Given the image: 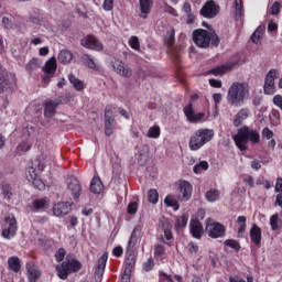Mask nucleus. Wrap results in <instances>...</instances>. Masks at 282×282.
<instances>
[{
	"mask_svg": "<svg viewBox=\"0 0 282 282\" xmlns=\"http://www.w3.org/2000/svg\"><path fill=\"white\" fill-rule=\"evenodd\" d=\"M250 97V86L246 82H234L227 91L226 100L231 107H241Z\"/></svg>",
	"mask_w": 282,
	"mask_h": 282,
	"instance_id": "1",
	"label": "nucleus"
},
{
	"mask_svg": "<svg viewBox=\"0 0 282 282\" xmlns=\"http://www.w3.org/2000/svg\"><path fill=\"white\" fill-rule=\"evenodd\" d=\"M260 133L258 130H254L248 126L241 127L237 134L232 137V140L236 144V147L241 151L248 150V143L251 142L252 144H259L260 143Z\"/></svg>",
	"mask_w": 282,
	"mask_h": 282,
	"instance_id": "2",
	"label": "nucleus"
},
{
	"mask_svg": "<svg viewBox=\"0 0 282 282\" xmlns=\"http://www.w3.org/2000/svg\"><path fill=\"white\" fill-rule=\"evenodd\" d=\"M192 40L193 43L202 50H207L210 45L217 47L220 44V39L214 30H194L192 33Z\"/></svg>",
	"mask_w": 282,
	"mask_h": 282,
	"instance_id": "3",
	"label": "nucleus"
},
{
	"mask_svg": "<svg viewBox=\"0 0 282 282\" xmlns=\"http://www.w3.org/2000/svg\"><path fill=\"white\" fill-rule=\"evenodd\" d=\"M45 169V164L41 159L31 161L25 169V178L35 189L43 191L45 183L40 178V173Z\"/></svg>",
	"mask_w": 282,
	"mask_h": 282,
	"instance_id": "4",
	"label": "nucleus"
},
{
	"mask_svg": "<svg viewBox=\"0 0 282 282\" xmlns=\"http://www.w3.org/2000/svg\"><path fill=\"white\" fill-rule=\"evenodd\" d=\"M214 138L215 131L213 129H198L189 137L188 148L191 151L197 152L212 142Z\"/></svg>",
	"mask_w": 282,
	"mask_h": 282,
	"instance_id": "5",
	"label": "nucleus"
},
{
	"mask_svg": "<svg viewBox=\"0 0 282 282\" xmlns=\"http://www.w3.org/2000/svg\"><path fill=\"white\" fill-rule=\"evenodd\" d=\"M82 269V263L75 259L65 260L59 264H56L55 270L59 280H67L72 273H76Z\"/></svg>",
	"mask_w": 282,
	"mask_h": 282,
	"instance_id": "6",
	"label": "nucleus"
},
{
	"mask_svg": "<svg viewBox=\"0 0 282 282\" xmlns=\"http://www.w3.org/2000/svg\"><path fill=\"white\" fill-rule=\"evenodd\" d=\"M18 231V223L13 215H8L2 221V238L11 240Z\"/></svg>",
	"mask_w": 282,
	"mask_h": 282,
	"instance_id": "7",
	"label": "nucleus"
},
{
	"mask_svg": "<svg viewBox=\"0 0 282 282\" xmlns=\"http://www.w3.org/2000/svg\"><path fill=\"white\" fill-rule=\"evenodd\" d=\"M208 237L213 239L223 238L226 235V228L220 223L208 218L206 219V228H205Z\"/></svg>",
	"mask_w": 282,
	"mask_h": 282,
	"instance_id": "8",
	"label": "nucleus"
},
{
	"mask_svg": "<svg viewBox=\"0 0 282 282\" xmlns=\"http://www.w3.org/2000/svg\"><path fill=\"white\" fill-rule=\"evenodd\" d=\"M279 76L278 69H270L264 78L263 91L268 96H272L275 94V79Z\"/></svg>",
	"mask_w": 282,
	"mask_h": 282,
	"instance_id": "9",
	"label": "nucleus"
},
{
	"mask_svg": "<svg viewBox=\"0 0 282 282\" xmlns=\"http://www.w3.org/2000/svg\"><path fill=\"white\" fill-rule=\"evenodd\" d=\"M111 68L120 77L130 78L132 76V69L121 59H111Z\"/></svg>",
	"mask_w": 282,
	"mask_h": 282,
	"instance_id": "10",
	"label": "nucleus"
},
{
	"mask_svg": "<svg viewBox=\"0 0 282 282\" xmlns=\"http://www.w3.org/2000/svg\"><path fill=\"white\" fill-rule=\"evenodd\" d=\"M177 185H178V192H180L177 199L184 203L191 200L193 195V185L185 180L178 181Z\"/></svg>",
	"mask_w": 282,
	"mask_h": 282,
	"instance_id": "11",
	"label": "nucleus"
},
{
	"mask_svg": "<svg viewBox=\"0 0 282 282\" xmlns=\"http://www.w3.org/2000/svg\"><path fill=\"white\" fill-rule=\"evenodd\" d=\"M219 6L214 0H208L200 9V14L205 19H215L219 14Z\"/></svg>",
	"mask_w": 282,
	"mask_h": 282,
	"instance_id": "12",
	"label": "nucleus"
},
{
	"mask_svg": "<svg viewBox=\"0 0 282 282\" xmlns=\"http://www.w3.org/2000/svg\"><path fill=\"white\" fill-rule=\"evenodd\" d=\"M183 111H184V115L189 123H199L206 117L205 112H196L193 109L192 104H188L187 106H185Z\"/></svg>",
	"mask_w": 282,
	"mask_h": 282,
	"instance_id": "13",
	"label": "nucleus"
},
{
	"mask_svg": "<svg viewBox=\"0 0 282 282\" xmlns=\"http://www.w3.org/2000/svg\"><path fill=\"white\" fill-rule=\"evenodd\" d=\"M80 45L90 51L95 52H102L104 51V45L95 36H86L80 40Z\"/></svg>",
	"mask_w": 282,
	"mask_h": 282,
	"instance_id": "14",
	"label": "nucleus"
},
{
	"mask_svg": "<svg viewBox=\"0 0 282 282\" xmlns=\"http://www.w3.org/2000/svg\"><path fill=\"white\" fill-rule=\"evenodd\" d=\"M107 262H108V252H104L101 257L98 259V263L95 268V272H94L95 282H102Z\"/></svg>",
	"mask_w": 282,
	"mask_h": 282,
	"instance_id": "15",
	"label": "nucleus"
},
{
	"mask_svg": "<svg viewBox=\"0 0 282 282\" xmlns=\"http://www.w3.org/2000/svg\"><path fill=\"white\" fill-rule=\"evenodd\" d=\"M67 189L74 199H78L82 194V185L75 176H68L66 180Z\"/></svg>",
	"mask_w": 282,
	"mask_h": 282,
	"instance_id": "16",
	"label": "nucleus"
},
{
	"mask_svg": "<svg viewBox=\"0 0 282 282\" xmlns=\"http://www.w3.org/2000/svg\"><path fill=\"white\" fill-rule=\"evenodd\" d=\"M112 108L108 107L105 111V134L106 137H111L113 134V129L116 128V121L113 118Z\"/></svg>",
	"mask_w": 282,
	"mask_h": 282,
	"instance_id": "17",
	"label": "nucleus"
},
{
	"mask_svg": "<svg viewBox=\"0 0 282 282\" xmlns=\"http://www.w3.org/2000/svg\"><path fill=\"white\" fill-rule=\"evenodd\" d=\"M135 265L134 257L127 258L121 272V282H130L131 273Z\"/></svg>",
	"mask_w": 282,
	"mask_h": 282,
	"instance_id": "18",
	"label": "nucleus"
},
{
	"mask_svg": "<svg viewBox=\"0 0 282 282\" xmlns=\"http://www.w3.org/2000/svg\"><path fill=\"white\" fill-rule=\"evenodd\" d=\"M153 6V0H139V17L141 19H148L149 14H151L152 12Z\"/></svg>",
	"mask_w": 282,
	"mask_h": 282,
	"instance_id": "19",
	"label": "nucleus"
},
{
	"mask_svg": "<svg viewBox=\"0 0 282 282\" xmlns=\"http://www.w3.org/2000/svg\"><path fill=\"white\" fill-rule=\"evenodd\" d=\"M250 241L256 246L260 247L262 241V229L257 224H252L249 230Z\"/></svg>",
	"mask_w": 282,
	"mask_h": 282,
	"instance_id": "20",
	"label": "nucleus"
},
{
	"mask_svg": "<svg viewBox=\"0 0 282 282\" xmlns=\"http://www.w3.org/2000/svg\"><path fill=\"white\" fill-rule=\"evenodd\" d=\"M251 117V110L249 108H241L234 118V126L236 128H239L243 124L246 120H248Z\"/></svg>",
	"mask_w": 282,
	"mask_h": 282,
	"instance_id": "21",
	"label": "nucleus"
},
{
	"mask_svg": "<svg viewBox=\"0 0 282 282\" xmlns=\"http://www.w3.org/2000/svg\"><path fill=\"white\" fill-rule=\"evenodd\" d=\"M57 70V61L56 57H51L47 59L42 67V72L45 74L46 77H53Z\"/></svg>",
	"mask_w": 282,
	"mask_h": 282,
	"instance_id": "22",
	"label": "nucleus"
},
{
	"mask_svg": "<svg viewBox=\"0 0 282 282\" xmlns=\"http://www.w3.org/2000/svg\"><path fill=\"white\" fill-rule=\"evenodd\" d=\"M189 227V231L193 238L200 239L204 235V228L202 226V223L197 219H191Z\"/></svg>",
	"mask_w": 282,
	"mask_h": 282,
	"instance_id": "23",
	"label": "nucleus"
},
{
	"mask_svg": "<svg viewBox=\"0 0 282 282\" xmlns=\"http://www.w3.org/2000/svg\"><path fill=\"white\" fill-rule=\"evenodd\" d=\"M25 268H26L29 282H36V280L41 278L42 273L34 263L28 262L25 264Z\"/></svg>",
	"mask_w": 282,
	"mask_h": 282,
	"instance_id": "24",
	"label": "nucleus"
},
{
	"mask_svg": "<svg viewBox=\"0 0 282 282\" xmlns=\"http://www.w3.org/2000/svg\"><path fill=\"white\" fill-rule=\"evenodd\" d=\"M70 213V206L67 203L61 202L53 206V215L55 217H63Z\"/></svg>",
	"mask_w": 282,
	"mask_h": 282,
	"instance_id": "25",
	"label": "nucleus"
},
{
	"mask_svg": "<svg viewBox=\"0 0 282 282\" xmlns=\"http://www.w3.org/2000/svg\"><path fill=\"white\" fill-rule=\"evenodd\" d=\"M11 88L10 75L7 72L0 73V94L8 93Z\"/></svg>",
	"mask_w": 282,
	"mask_h": 282,
	"instance_id": "26",
	"label": "nucleus"
},
{
	"mask_svg": "<svg viewBox=\"0 0 282 282\" xmlns=\"http://www.w3.org/2000/svg\"><path fill=\"white\" fill-rule=\"evenodd\" d=\"M43 108H44V118L52 119L56 113L57 102L53 100L45 101L43 104Z\"/></svg>",
	"mask_w": 282,
	"mask_h": 282,
	"instance_id": "27",
	"label": "nucleus"
},
{
	"mask_svg": "<svg viewBox=\"0 0 282 282\" xmlns=\"http://www.w3.org/2000/svg\"><path fill=\"white\" fill-rule=\"evenodd\" d=\"M89 191L95 195L101 194L104 191L102 181L99 177H93L90 181Z\"/></svg>",
	"mask_w": 282,
	"mask_h": 282,
	"instance_id": "28",
	"label": "nucleus"
},
{
	"mask_svg": "<svg viewBox=\"0 0 282 282\" xmlns=\"http://www.w3.org/2000/svg\"><path fill=\"white\" fill-rule=\"evenodd\" d=\"M67 79L69 82V84L73 86V88L78 91L82 93L85 89V84L83 80L78 79L74 74H69L67 76Z\"/></svg>",
	"mask_w": 282,
	"mask_h": 282,
	"instance_id": "29",
	"label": "nucleus"
},
{
	"mask_svg": "<svg viewBox=\"0 0 282 282\" xmlns=\"http://www.w3.org/2000/svg\"><path fill=\"white\" fill-rule=\"evenodd\" d=\"M221 198V192L217 188H210L205 193V199L208 203H216L220 200Z\"/></svg>",
	"mask_w": 282,
	"mask_h": 282,
	"instance_id": "30",
	"label": "nucleus"
},
{
	"mask_svg": "<svg viewBox=\"0 0 282 282\" xmlns=\"http://www.w3.org/2000/svg\"><path fill=\"white\" fill-rule=\"evenodd\" d=\"M235 66H236V64H227V65H223L219 67H215V68L210 69L208 72V74H212L214 76H221V75L226 74L227 72L232 70Z\"/></svg>",
	"mask_w": 282,
	"mask_h": 282,
	"instance_id": "31",
	"label": "nucleus"
},
{
	"mask_svg": "<svg viewBox=\"0 0 282 282\" xmlns=\"http://www.w3.org/2000/svg\"><path fill=\"white\" fill-rule=\"evenodd\" d=\"M34 212H44L48 208V202L45 198H36L32 200Z\"/></svg>",
	"mask_w": 282,
	"mask_h": 282,
	"instance_id": "32",
	"label": "nucleus"
},
{
	"mask_svg": "<svg viewBox=\"0 0 282 282\" xmlns=\"http://www.w3.org/2000/svg\"><path fill=\"white\" fill-rule=\"evenodd\" d=\"M8 269L14 273H18L21 269V262L20 259L15 256L8 258Z\"/></svg>",
	"mask_w": 282,
	"mask_h": 282,
	"instance_id": "33",
	"label": "nucleus"
},
{
	"mask_svg": "<svg viewBox=\"0 0 282 282\" xmlns=\"http://www.w3.org/2000/svg\"><path fill=\"white\" fill-rule=\"evenodd\" d=\"M32 148V143L30 141H22L15 148V154L21 156L28 153Z\"/></svg>",
	"mask_w": 282,
	"mask_h": 282,
	"instance_id": "34",
	"label": "nucleus"
},
{
	"mask_svg": "<svg viewBox=\"0 0 282 282\" xmlns=\"http://www.w3.org/2000/svg\"><path fill=\"white\" fill-rule=\"evenodd\" d=\"M164 205L172 208L174 212L180 210V203L173 195H166L164 198Z\"/></svg>",
	"mask_w": 282,
	"mask_h": 282,
	"instance_id": "35",
	"label": "nucleus"
},
{
	"mask_svg": "<svg viewBox=\"0 0 282 282\" xmlns=\"http://www.w3.org/2000/svg\"><path fill=\"white\" fill-rule=\"evenodd\" d=\"M57 59L59 64L67 65L73 61V54L69 51L63 50L58 53Z\"/></svg>",
	"mask_w": 282,
	"mask_h": 282,
	"instance_id": "36",
	"label": "nucleus"
},
{
	"mask_svg": "<svg viewBox=\"0 0 282 282\" xmlns=\"http://www.w3.org/2000/svg\"><path fill=\"white\" fill-rule=\"evenodd\" d=\"M41 61L37 59V58H31L29 61V63L25 65V70L29 73V74H32L36 70H39L41 68Z\"/></svg>",
	"mask_w": 282,
	"mask_h": 282,
	"instance_id": "37",
	"label": "nucleus"
},
{
	"mask_svg": "<svg viewBox=\"0 0 282 282\" xmlns=\"http://www.w3.org/2000/svg\"><path fill=\"white\" fill-rule=\"evenodd\" d=\"M83 61L86 64V66L93 70H100L99 63H96L91 55L85 54L83 56Z\"/></svg>",
	"mask_w": 282,
	"mask_h": 282,
	"instance_id": "38",
	"label": "nucleus"
},
{
	"mask_svg": "<svg viewBox=\"0 0 282 282\" xmlns=\"http://www.w3.org/2000/svg\"><path fill=\"white\" fill-rule=\"evenodd\" d=\"M161 137L160 126H152L147 131V138L152 140H158Z\"/></svg>",
	"mask_w": 282,
	"mask_h": 282,
	"instance_id": "39",
	"label": "nucleus"
},
{
	"mask_svg": "<svg viewBox=\"0 0 282 282\" xmlns=\"http://www.w3.org/2000/svg\"><path fill=\"white\" fill-rule=\"evenodd\" d=\"M208 169H209V163L207 161H200L199 163L193 166V172L194 174L199 175L203 172L208 171Z\"/></svg>",
	"mask_w": 282,
	"mask_h": 282,
	"instance_id": "40",
	"label": "nucleus"
},
{
	"mask_svg": "<svg viewBox=\"0 0 282 282\" xmlns=\"http://www.w3.org/2000/svg\"><path fill=\"white\" fill-rule=\"evenodd\" d=\"M187 224H188V216L183 215L176 219L175 229L180 231L186 228Z\"/></svg>",
	"mask_w": 282,
	"mask_h": 282,
	"instance_id": "41",
	"label": "nucleus"
},
{
	"mask_svg": "<svg viewBox=\"0 0 282 282\" xmlns=\"http://www.w3.org/2000/svg\"><path fill=\"white\" fill-rule=\"evenodd\" d=\"M263 31L264 29L262 26H258L251 35V42L258 44L262 37Z\"/></svg>",
	"mask_w": 282,
	"mask_h": 282,
	"instance_id": "42",
	"label": "nucleus"
},
{
	"mask_svg": "<svg viewBox=\"0 0 282 282\" xmlns=\"http://www.w3.org/2000/svg\"><path fill=\"white\" fill-rule=\"evenodd\" d=\"M237 224H239L238 234L242 235L247 228V217L246 216H238Z\"/></svg>",
	"mask_w": 282,
	"mask_h": 282,
	"instance_id": "43",
	"label": "nucleus"
},
{
	"mask_svg": "<svg viewBox=\"0 0 282 282\" xmlns=\"http://www.w3.org/2000/svg\"><path fill=\"white\" fill-rule=\"evenodd\" d=\"M13 21L14 18L11 14L4 15L2 17V26H4V29L10 30L13 28Z\"/></svg>",
	"mask_w": 282,
	"mask_h": 282,
	"instance_id": "44",
	"label": "nucleus"
},
{
	"mask_svg": "<svg viewBox=\"0 0 282 282\" xmlns=\"http://www.w3.org/2000/svg\"><path fill=\"white\" fill-rule=\"evenodd\" d=\"M148 202L153 205L159 203V192L156 189H150L148 192Z\"/></svg>",
	"mask_w": 282,
	"mask_h": 282,
	"instance_id": "45",
	"label": "nucleus"
},
{
	"mask_svg": "<svg viewBox=\"0 0 282 282\" xmlns=\"http://www.w3.org/2000/svg\"><path fill=\"white\" fill-rule=\"evenodd\" d=\"M225 246L229 247L232 250L239 251L241 246L238 240L235 239H227L225 240Z\"/></svg>",
	"mask_w": 282,
	"mask_h": 282,
	"instance_id": "46",
	"label": "nucleus"
},
{
	"mask_svg": "<svg viewBox=\"0 0 282 282\" xmlns=\"http://www.w3.org/2000/svg\"><path fill=\"white\" fill-rule=\"evenodd\" d=\"M129 46L137 51V52H140V42H139V37L138 36H131L129 39Z\"/></svg>",
	"mask_w": 282,
	"mask_h": 282,
	"instance_id": "47",
	"label": "nucleus"
},
{
	"mask_svg": "<svg viewBox=\"0 0 282 282\" xmlns=\"http://www.w3.org/2000/svg\"><path fill=\"white\" fill-rule=\"evenodd\" d=\"M270 226L273 231L279 229V214H274L270 217Z\"/></svg>",
	"mask_w": 282,
	"mask_h": 282,
	"instance_id": "48",
	"label": "nucleus"
},
{
	"mask_svg": "<svg viewBox=\"0 0 282 282\" xmlns=\"http://www.w3.org/2000/svg\"><path fill=\"white\" fill-rule=\"evenodd\" d=\"M138 208H139L138 203H137V202H131V203L128 204V206H127V213H128L129 215H135L137 212H138Z\"/></svg>",
	"mask_w": 282,
	"mask_h": 282,
	"instance_id": "49",
	"label": "nucleus"
},
{
	"mask_svg": "<svg viewBox=\"0 0 282 282\" xmlns=\"http://www.w3.org/2000/svg\"><path fill=\"white\" fill-rule=\"evenodd\" d=\"M115 0H104L102 2V10L105 12H111L113 10Z\"/></svg>",
	"mask_w": 282,
	"mask_h": 282,
	"instance_id": "50",
	"label": "nucleus"
},
{
	"mask_svg": "<svg viewBox=\"0 0 282 282\" xmlns=\"http://www.w3.org/2000/svg\"><path fill=\"white\" fill-rule=\"evenodd\" d=\"M229 282H253V276L252 275H248L247 276V281L240 276H230L229 278Z\"/></svg>",
	"mask_w": 282,
	"mask_h": 282,
	"instance_id": "51",
	"label": "nucleus"
},
{
	"mask_svg": "<svg viewBox=\"0 0 282 282\" xmlns=\"http://www.w3.org/2000/svg\"><path fill=\"white\" fill-rule=\"evenodd\" d=\"M273 137H274V132L270 128L265 127L262 129V138L267 140H272Z\"/></svg>",
	"mask_w": 282,
	"mask_h": 282,
	"instance_id": "52",
	"label": "nucleus"
},
{
	"mask_svg": "<svg viewBox=\"0 0 282 282\" xmlns=\"http://www.w3.org/2000/svg\"><path fill=\"white\" fill-rule=\"evenodd\" d=\"M66 256V251L63 248H59L55 253L56 262H62Z\"/></svg>",
	"mask_w": 282,
	"mask_h": 282,
	"instance_id": "53",
	"label": "nucleus"
},
{
	"mask_svg": "<svg viewBox=\"0 0 282 282\" xmlns=\"http://www.w3.org/2000/svg\"><path fill=\"white\" fill-rule=\"evenodd\" d=\"M154 268V261L153 259H148L144 263H143V270L145 272H150L152 271Z\"/></svg>",
	"mask_w": 282,
	"mask_h": 282,
	"instance_id": "54",
	"label": "nucleus"
},
{
	"mask_svg": "<svg viewBox=\"0 0 282 282\" xmlns=\"http://www.w3.org/2000/svg\"><path fill=\"white\" fill-rule=\"evenodd\" d=\"M236 17H241L242 12V0H235Z\"/></svg>",
	"mask_w": 282,
	"mask_h": 282,
	"instance_id": "55",
	"label": "nucleus"
},
{
	"mask_svg": "<svg viewBox=\"0 0 282 282\" xmlns=\"http://www.w3.org/2000/svg\"><path fill=\"white\" fill-rule=\"evenodd\" d=\"M2 194H4V197L10 198L12 195V188L9 184L2 185Z\"/></svg>",
	"mask_w": 282,
	"mask_h": 282,
	"instance_id": "56",
	"label": "nucleus"
},
{
	"mask_svg": "<svg viewBox=\"0 0 282 282\" xmlns=\"http://www.w3.org/2000/svg\"><path fill=\"white\" fill-rule=\"evenodd\" d=\"M163 232H164V238H165L167 241L172 240L173 235H172L171 226H170L169 224H166V226H165Z\"/></svg>",
	"mask_w": 282,
	"mask_h": 282,
	"instance_id": "57",
	"label": "nucleus"
},
{
	"mask_svg": "<svg viewBox=\"0 0 282 282\" xmlns=\"http://www.w3.org/2000/svg\"><path fill=\"white\" fill-rule=\"evenodd\" d=\"M273 105L282 111V96L275 95L273 97Z\"/></svg>",
	"mask_w": 282,
	"mask_h": 282,
	"instance_id": "58",
	"label": "nucleus"
},
{
	"mask_svg": "<svg viewBox=\"0 0 282 282\" xmlns=\"http://www.w3.org/2000/svg\"><path fill=\"white\" fill-rule=\"evenodd\" d=\"M281 10V3L274 2L271 7L270 14H279Z\"/></svg>",
	"mask_w": 282,
	"mask_h": 282,
	"instance_id": "59",
	"label": "nucleus"
},
{
	"mask_svg": "<svg viewBox=\"0 0 282 282\" xmlns=\"http://www.w3.org/2000/svg\"><path fill=\"white\" fill-rule=\"evenodd\" d=\"M164 12H167V14H171L172 17H177V11L173 7L165 4Z\"/></svg>",
	"mask_w": 282,
	"mask_h": 282,
	"instance_id": "60",
	"label": "nucleus"
},
{
	"mask_svg": "<svg viewBox=\"0 0 282 282\" xmlns=\"http://www.w3.org/2000/svg\"><path fill=\"white\" fill-rule=\"evenodd\" d=\"M209 86L219 89L223 87V82L217 79H209Z\"/></svg>",
	"mask_w": 282,
	"mask_h": 282,
	"instance_id": "61",
	"label": "nucleus"
},
{
	"mask_svg": "<svg viewBox=\"0 0 282 282\" xmlns=\"http://www.w3.org/2000/svg\"><path fill=\"white\" fill-rule=\"evenodd\" d=\"M198 250H199V247L194 243V242H189L188 243V251L192 253V254H196L198 253Z\"/></svg>",
	"mask_w": 282,
	"mask_h": 282,
	"instance_id": "62",
	"label": "nucleus"
},
{
	"mask_svg": "<svg viewBox=\"0 0 282 282\" xmlns=\"http://www.w3.org/2000/svg\"><path fill=\"white\" fill-rule=\"evenodd\" d=\"M275 193H282V177H278L274 186Z\"/></svg>",
	"mask_w": 282,
	"mask_h": 282,
	"instance_id": "63",
	"label": "nucleus"
},
{
	"mask_svg": "<svg viewBox=\"0 0 282 282\" xmlns=\"http://www.w3.org/2000/svg\"><path fill=\"white\" fill-rule=\"evenodd\" d=\"M274 206L275 207H280V208H282V193H279L278 195H276V197H275V202H274Z\"/></svg>",
	"mask_w": 282,
	"mask_h": 282,
	"instance_id": "64",
	"label": "nucleus"
}]
</instances>
